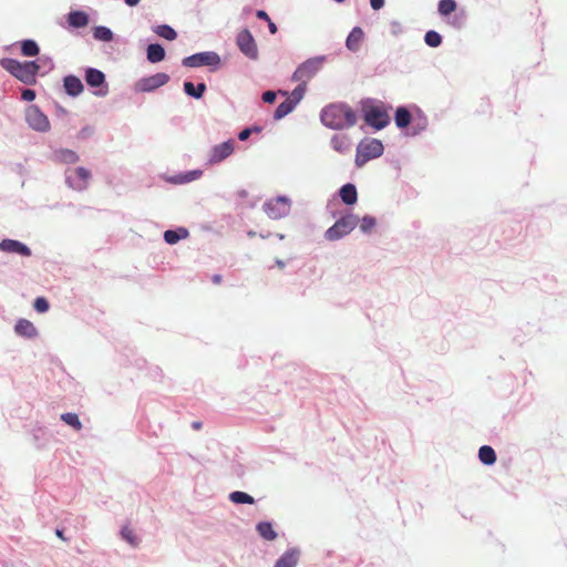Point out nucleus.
Segmentation results:
<instances>
[{
	"mask_svg": "<svg viewBox=\"0 0 567 567\" xmlns=\"http://www.w3.org/2000/svg\"><path fill=\"white\" fill-rule=\"evenodd\" d=\"M92 172L84 167L78 166L75 168H66L64 172L65 185L75 192H84L87 189L92 179Z\"/></svg>",
	"mask_w": 567,
	"mask_h": 567,
	"instance_id": "9b49d317",
	"label": "nucleus"
},
{
	"mask_svg": "<svg viewBox=\"0 0 567 567\" xmlns=\"http://www.w3.org/2000/svg\"><path fill=\"white\" fill-rule=\"evenodd\" d=\"M255 530L258 536L265 542H274L278 538V533L275 529V522L270 519L259 520Z\"/></svg>",
	"mask_w": 567,
	"mask_h": 567,
	"instance_id": "393cba45",
	"label": "nucleus"
},
{
	"mask_svg": "<svg viewBox=\"0 0 567 567\" xmlns=\"http://www.w3.org/2000/svg\"><path fill=\"white\" fill-rule=\"evenodd\" d=\"M307 92V82L298 83V85L286 95V97L295 105L297 106L302 99L305 97V94Z\"/></svg>",
	"mask_w": 567,
	"mask_h": 567,
	"instance_id": "a19ab883",
	"label": "nucleus"
},
{
	"mask_svg": "<svg viewBox=\"0 0 567 567\" xmlns=\"http://www.w3.org/2000/svg\"><path fill=\"white\" fill-rule=\"evenodd\" d=\"M212 281L218 285L223 281V276L220 274H214L212 276Z\"/></svg>",
	"mask_w": 567,
	"mask_h": 567,
	"instance_id": "338daca9",
	"label": "nucleus"
},
{
	"mask_svg": "<svg viewBox=\"0 0 567 567\" xmlns=\"http://www.w3.org/2000/svg\"><path fill=\"white\" fill-rule=\"evenodd\" d=\"M152 31L162 39L174 41L177 39V31L167 23L152 25Z\"/></svg>",
	"mask_w": 567,
	"mask_h": 567,
	"instance_id": "72a5a7b5",
	"label": "nucleus"
},
{
	"mask_svg": "<svg viewBox=\"0 0 567 567\" xmlns=\"http://www.w3.org/2000/svg\"><path fill=\"white\" fill-rule=\"evenodd\" d=\"M235 146L236 142L233 138L213 145L209 150L206 165H216L224 162L235 152Z\"/></svg>",
	"mask_w": 567,
	"mask_h": 567,
	"instance_id": "dca6fc26",
	"label": "nucleus"
},
{
	"mask_svg": "<svg viewBox=\"0 0 567 567\" xmlns=\"http://www.w3.org/2000/svg\"><path fill=\"white\" fill-rule=\"evenodd\" d=\"M0 66L24 85L32 86L38 83L24 61L6 56L0 59Z\"/></svg>",
	"mask_w": 567,
	"mask_h": 567,
	"instance_id": "1a4fd4ad",
	"label": "nucleus"
},
{
	"mask_svg": "<svg viewBox=\"0 0 567 567\" xmlns=\"http://www.w3.org/2000/svg\"><path fill=\"white\" fill-rule=\"evenodd\" d=\"M360 116L364 124L379 132L391 123L392 105L374 97H362L358 103Z\"/></svg>",
	"mask_w": 567,
	"mask_h": 567,
	"instance_id": "7ed1b4c3",
	"label": "nucleus"
},
{
	"mask_svg": "<svg viewBox=\"0 0 567 567\" xmlns=\"http://www.w3.org/2000/svg\"><path fill=\"white\" fill-rule=\"evenodd\" d=\"M237 197L240 198V199H244L248 196V192L244 188L237 190L236 193Z\"/></svg>",
	"mask_w": 567,
	"mask_h": 567,
	"instance_id": "774afa93",
	"label": "nucleus"
},
{
	"mask_svg": "<svg viewBox=\"0 0 567 567\" xmlns=\"http://www.w3.org/2000/svg\"><path fill=\"white\" fill-rule=\"evenodd\" d=\"M54 533H55L56 537H59L61 540H63V542H69L70 540V537L65 536V528L64 527L56 526L55 529H54Z\"/></svg>",
	"mask_w": 567,
	"mask_h": 567,
	"instance_id": "680f3d73",
	"label": "nucleus"
},
{
	"mask_svg": "<svg viewBox=\"0 0 567 567\" xmlns=\"http://www.w3.org/2000/svg\"><path fill=\"white\" fill-rule=\"evenodd\" d=\"M331 217L336 220L323 234V238L328 241L343 239L355 229L359 223V216L352 209L331 212Z\"/></svg>",
	"mask_w": 567,
	"mask_h": 567,
	"instance_id": "20e7f679",
	"label": "nucleus"
},
{
	"mask_svg": "<svg viewBox=\"0 0 567 567\" xmlns=\"http://www.w3.org/2000/svg\"><path fill=\"white\" fill-rule=\"evenodd\" d=\"M34 445L38 449H42L45 444V431L42 427H35L31 432Z\"/></svg>",
	"mask_w": 567,
	"mask_h": 567,
	"instance_id": "de8ad7c7",
	"label": "nucleus"
},
{
	"mask_svg": "<svg viewBox=\"0 0 567 567\" xmlns=\"http://www.w3.org/2000/svg\"><path fill=\"white\" fill-rule=\"evenodd\" d=\"M384 153L383 142L374 137H363L357 145L354 165L363 167L368 162L379 158Z\"/></svg>",
	"mask_w": 567,
	"mask_h": 567,
	"instance_id": "0eeeda50",
	"label": "nucleus"
},
{
	"mask_svg": "<svg viewBox=\"0 0 567 567\" xmlns=\"http://www.w3.org/2000/svg\"><path fill=\"white\" fill-rule=\"evenodd\" d=\"M24 62L27 63V66H29L30 73L33 74L35 80H38V76H44L42 74L38 58L33 60H24Z\"/></svg>",
	"mask_w": 567,
	"mask_h": 567,
	"instance_id": "8fccbe9b",
	"label": "nucleus"
},
{
	"mask_svg": "<svg viewBox=\"0 0 567 567\" xmlns=\"http://www.w3.org/2000/svg\"><path fill=\"white\" fill-rule=\"evenodd\" d=\"M62 87L63 92L72 99L80 96L85 89L82 80L72 73L62 78Z\"/></svg>",
	"mask_w": 567,
	"mask_h": 567,
	"instance_id": "412c9836",
	"label": "nucleus"
},
{
	"mask_svg": "<svg viewBox=\"0 0 567 567\" xmlns=\"http://www.w3.org/2000/svg\"><path fill=\"white\" fill-rule=\"evenodd\" d=\"M83 78L91 93L96 97H105L109 92V82L103 71L94 66L83 68Z\"/></svg>",
	"mask_w": 567,
	"mask_h": 567,
	"instance_id": "9d476101",
	"label": "nucleus"
},
{
	"mask_svg": "<svg viewBox=\"0 0 567 567\" xmlns=\"http://www.w3.org/2000/svg\"><path fill=\"white\" fill-rule=\"evenodd\" d=\"M523 228L520 220L513 216L505 215L495 228L494 236L501 246H504L505 248L512 247L515 246L516 243L520 241Z\"/></svg>",
	"mask_w": 567,
	"mask_h": 567,
	"instance_id": "423d86ee",
	"label": "nucleus"
},
{
	"mask_svg": "<svg viewBox=\"0 0 567 567\" xmlns=\"http://www.w3.org/2000/svg\"><path fill=\"white\" fill-rule=\"evenodd\" d=\"M288 94L285 90L274 91V90H267L262 92L261 100L266 104H274L278 97V95L286 96Z\"/></svg>",
	"mask_w": 567,
	"mask_h": 567,
	"instance_id": "49530a36",
	"label": "nucleus"
},
{
	"mask_svg": "<svg viewBox=\"0 0 567 567\" xmlns=\"http://www.w3.org/2000/svg\"><path fill=\"white\" fill-rule=\"evenodd\" d=\"M513 341L518 346H522L525 342V338L517 333L513 336Z\"/></svg>",
	"mask_w": 567,
	"mask_h": 567,
	"instance_id": "69168bd1",
	"label": "nucleus"
},
{
	"mask_svg": "<svg viewBox=\"0 0 567 567\" xmlns=\"http://www.w3.org/2000/svg\"><path fill=\"white\" fill-rule=\"evenodd\" d=\"M32 307L38 313H45L50 310V301L43 296H38L32 302Z\"/></svg>",
	"mask_w": 567,
	"mask_h": 567,
	"instance_id": "a18cd8bd",
	"label": "nucleus"
},
{
	"mask_svg": "<svg viewBox=\"0 0 567 567\" xmlns=\"http://www.w3.org/2000/svg\"><path fill=\"white\" fill-rule=\"evenodd\" d=\"M291 205L289 196L277 195L262 204V210L270 219L278 220L290 214Z\"/></svg>",
	"mask_w": 567,
	"mask_h": 567,
	"instance_id": "f8f14e48",
	"label": "nucleus"
},
{
	"mask_svg": "<svg viewBox=\"0 0 567 567\" xmlns=\"http://www.w3.org/2000/svg\"><path fill=\"white\" fill-rule=\"evenodd\" d=\"M333 196L340 198L342 204L347 207L352 208L357 205L359 199L357 185L352 182H348L341 185Z\"/></svg>",
	"mask_w": 567,
	"mask_h": 567,
	"instance_id": "aec40b11",
	"label": "nucleus"
},
{
	"mask_svg": "<svg viewBox=\"0 0 567 567\" xmlns=\"http://www.w3.org/2000/svg\"><path fill=\"white\" fill-rule=\"evenodd\" d=\"M436 12L440 19L455 31H461L467 25V11L460 7L456 0H439Z\"/></svg>",
	"mask_w": 567,
	"mask_h": 567,
	"instance_id": "39448f33",
	"label": "nucleus"
},
{
	"mask_svg": "<svg viewBox=\"0 0 567 567\" xmlns=\"http://www.w3.org/2000/svg\"><path fill=\"white\" fill-rule=\"evenodd\" d=\"M369 3L372 10L379 11L385 6V0H369Z\"/></svg>",
	"mask_w": 567,
	"mask_h": 567,
	"instance_id": "052dcab7",
	"label": "nucleus"
},
{
	"mask_svg": "<svg viewBox=\"0 0 567 567\" xmlns=\"http://www.w3.org/2000/svg\"><path fill=\"white\" fill-rule=\"evenodd\" d=\"M94 133V128L93 126L91 125H84L83 127H81V130L78 132L76 134V138L80 140V141H84L86 138H89L90 136H92Z\"/></svg>",
	"mask_w": 567,
	"mask_h": 567,
	"instance_id": "864d4df0",
	"label": "nucleus"
},
{
	"mask_svg": "<svg viewBox=\"0 0 567 567\" xmlns=\"http://www.w3.org/2000/svg\"><path fill=\"white\" fill-rule=\"evenodd\" d=\"M402 58L401 54H392L390 53L386 58V62L388 64L394 69L395 71H399V72H404V69L401 66L400 64V59Z\"/></svg>",
	"mask_w": 567,
	"mask_h": 567,
	"instance_id": "3c124183",
	"label": "nucleus"
},
{
	"mask_svg": "<svg viewBox=\"0 0 567 567\" xmlns=\"http://www.w3.org/2000/svg\"><path fill=\"white\" fill-rule=\"evenodd\" d=\"M20 54L25 58H35L40 54V45L34 39H23L18 42Z\"/></svg>",
	"mask_w": 567,
	"mask_h": 567,
	"instance_id": "2f4dec72",
	"label": "nucleus"
},
{
	"mask_svg": "<svg viewBox=\"0 0 567 567\" xmlns=\"http://www.w3.org/2000/svg\"><path fill=\"white\" fill-rule=\"evenodd\" d=\"M171 80L169 74L157 72L138 79L134 84V91L137 93H152L167 84Z\"/></svg>",
	"mask_w": 567,
	"mask_h": 567,
	"instance_id": "2eb2a0df",
	"label": "nucleus"
},
{
	"mask_svg": "<svg viewBox=\"0 0 567 567\" xmlns=\"http://www.w3.org/2000/svg\"><path fill=\"white\" fill-rule=\"evenodd\" d=\"M352 140L348 134H333L330 138L331 148L342 155L350 153L352 147Z\"/></svg>",
	"mask_w": 567,
	"mask_h": 567,
	"instance_id": "a878e982",
	"label": "nucleus"
},
{
	"mask_svg": "<svg viewBox=\"0 0 567 567\" xmlns=\"http://www.w3.org/2000/svg\"><path fill=\"white\" fill-rule=\"evenodd\" d=\"M377 225L378 220L372 215L365 214L362 217H359L358 226L363 235H371Z\"/></svg>",
	"mask_w": 567,
	"mask_h": 567,
	"instance_id": "58836bf2",
	"label": "nucleus"
},
{
	"mask_svg": "<svg viewBox=\"0 0 567 567\" xmlns=\"http://www.w3.org/2000/svg\"><path fill=\"white\" fill-rule=\"evenodd\" d=\"M358 118V112L343 101L329 103L319 113L320 123L332 131L352 127L357 124Z\"/></svg>",
	"mask_w": 567,
	"mask_h": 567,
	"instance_id": "f03ea898",
	"label": "nucleus"
},
{
	"mask_svg": "<svg viewBox=\"0 0 567 567\" xmlns=\"http://www.w3.org/2000/svg\"><path fill=\"white\" fill-rule=\"evenodd\" d=\"M148 374L154 380H161L163 378V371L158 365L151 367Z\"/></svg>",
	"mask_w": 567,
	"mask_h": 567,
	"instance_id": "4d7b16f0",
	"label": "nucleus"
},
{
	"mask_svg": "<svg viewBox=\"0 0 567 567\" xmlns=\"http://www.w3.org/2000/svg\"><path fill=\"white\" fill-rule=\"evenodd\" d=\"M134 365H135L138 370H142V369L146 368V365H147V361H146L144 358H137V359H135V361H134Z\"/></svg>",
	"mask_w": 567,
	"mask_h": 567,
	"instance_id": "e2e57ef3",
	"label": "nucleus"
},
{
	"mask_svg": "<svg viewBox=\"0 0 567 567\" xmlns=\"http://www.w3.org/2000/svg\"><path fill=\"white\" fill-rule=\"evenodd\" d=\"M478 460L483 465L492 466L497 461V454L491 445H482L478 449Z\"/></svg>",
	"mask_w": 567,
	"mask_h": 567,
	"instance_id": "c9c22d12",
	"label": "nucleus"
},
{
	"mask_svg": "<svg viewBox=\"0 0 567 567\" xmlns=\"http://www.w3.org/2000/svg\"><path fill=\"white\" fill-rule=\"evenodd\" d=\"M145 55L147 62L156 64L165 60L166 49L161 42L155 41L146 45Z\"/></svg>",
	"mask_w": 567,
	"mask_h": 567,
	"instance_id": "bb28decb",
	"label": "nucleus"
},
{
	"mask_svg": "<svg viewBox=\"0 0 567 567\" xmlns=\"http://www.w3.org/2000/svg\"><path fill=\"white\" fill-rule=\"evenodd\" d=\"M424 43L431 48L436 49L443 44V35L436 30H427L423 37Z\"/></svg>",
	"mask_w": 567,
	"mask_h": 567,
	"instance_id": "ea45409f",
	"label": "nucleus"
},
{
	"mask_svg": "<svg viewBox=\"0 0 567 567\" xmlns=\"http://www.w3.org/2000/svg\"><path fill=\"white\" fill-rule=\"evenodd\" d=\"M182 66L198 69L206 66L210 73L219 71L223 66L220 55L215 51H200L184 56L181 62Z\"/></svg>",
	"mask_w": 567,
	"mask_h": 567,
	"instance_id": "6e6552de",
	"label": "nucleus"
},
{
	"mask_svg": "<svg viewBox=\"0 0 567 567\" xmlns=\"http://www.w3.org/2000/svg\"><path fill=\"white\" fill-rule=\"evenodd\" d=\"M297 106H295L287 97L279 103L272 113L274 121H280L287 115L292 113Z\"/></svg>",
	"mask_w": 567,
	"mask_h": 567,
	"instance_id": "e433bc0d",
	"label": "nucleus"
},
{
	"mask_svg": "<svg viewBox=\"0 0 567 567\" xmlns=\"http://www.w3.org/2000/svg\"><path fill=\"white\" fill-rule=\"evenodd\" d=\"M364 37H365V34L361 27H359V25L353 27L346 38V43H344L346 48L350 52H353V53L358 52L361 47V43L364 40Z\"/></svg>",
	"mask_w": 567,
	"mask_h": 567,
	"instance_id": "cd10ccee",
	"label": "nucleus"
},
{
	"mask_svg": "<svg viewBox=\"0 0 567 567\" xmlns=\"http://www.w3.org/2000/svg\"><path fill=\"white\" fill-rule=\"evenodd\" d=\"M328 61V55L320 54L316 56L308 58L298 66L301 69L302 73L306 76V80H311L316 76L320 70L323 68L324 63Z\"/></svg>",
	"mask_w": 567,
	"mask_h": 567,
	"instance_id": "a211bd4d",
	"label": "nucleus"
},
{
	"mask_svg": "<svg viewBox=\"0 0 567 567\" xmlns=\"http://www.w3.org/2000/svg\"><path fill=\"white\" fill-rule=\"evenodd\" d=\"M264 130V126H261L260 124H252V125H249V126H245L244 128H241L238 134H237V138L240 141V142H245L247 141L252 134H259L261 133Z\"/></svg>",
	"mask_w": 567,
	"mask_h": 567,
	"instance_id": "37998d69",
	"label": "nucleus"
},
{
	"mask_svg": "<svg viewBox=\"0 0 567 567\" xmlns=\"http://www.w3.org/2000/svg\"><path fill=\"white\" fill-rule=\"evenodd\" d=\"M52 159L60 164H75L80 161V155L70 148H58L52 154Z\"/></svg>",
	"mask_w": 567,
	"mask_h": 567,
	"instance_id": "7c9ffc66",
	"label": "nucleus"
},
{
	"mask_svg": "<svg viewBox=\"0 0 567 567\" xmlns=\"http://www.w3.org/2000/svg\"><path fill=\"white\" fill-rule=\"evenodd\" d=\"M42 74L45 76L55 69L53 58L48 54H39L38 56Z\"/></svg>",
	"mask_w": 567,
	"mask_h": 567,
	"instance_id": "c03bdc74",
	"label": "nucleus"
},
{
	"mask_svg": "<svg viewBox=\"0 0 567 567\" xmlns=\"http://www.w3.org/2000/svg\"><path fill=\"white\" fill-rule=\"evenodd\" d=\"M0 251L19 255L21 257H30L31 248L21 240L4 238L0 240Z\"/></svg>",
	"mask_w": 567,
	"mask_h": 567,
	"instance_id": "6ab92c4d",
	"label": "nucleus"
},
{
	"mask_svg": "<svg viewBox=\"0 0 567 567\" xmlns=\"http://www.w3.org/2000/svg\"><path fill=\"white\" fill-rule=\"evenodd\" d=\"M189 237V230L184 226L168 228L163 233V239L167 245H176L183 239Z\"/></svg>",
	"mask_w": 567,
	"mask_h": 567,
	"instance_id": "c85d7f7f",
	"label": "nucleus"
},
{
	"mask_svg": "<svg viewBox=\"0 0 567 567\" xmlns=\"http://www.w3.org/2000/svg\"><path fill=\"white\" fill-rule=\"evenodd\" d=\"M183 91L190 99L202 100L207 91V85L204 81L194 84L192 81L185 80L183 82Z\"/></svg>",
	"mask_w": 567,
	"mask_h": 567,
	"instance_id": "c756f323",
	"label": "nucleus"
},
{
	"mask_svg": "<svg viewBox=\"0 0 567 567\" xmlns=\"http://www.w3.org/2000/svg\"><path fill=\"white\" fill-rule=\"evenodd\" d=\"M389 27L390 34L394 38H399L406 31V28L399 20H391Z\"/></svg>",
	"mask_w": 567,
	"mask_h": 567,
	"instance_id": "09e8293b",
	"label": "nucleus"
},
{
	"mask_svg": "<svg viewBox=\"0 0 567 567\" xmlns=\"http://www.w3.org/2000/svg\"><path fill=\"white\" fill-rule=\"evenodd\" d=\"M37 97V92L33 89L24 87L21 90L20 99L24 102H33Z\"/></svg>",
	"mask_w": 567,
	"mask_h": 567,
	"instance_id": "603ef678",
	"label": "nucleus"
},
{
	"mask_svg": "<svg viewBox=\"0 0 567 567\" xmlns=\"http://www.w3.org/2000/svg\"><path fill=\"white\" fill-rule=\"evenodd\" d=\"M393 121L405 137H416L429 127L427 115L414 103L398 105L394 110Z\"/></svg>",
	"mask_w": 567,
	"mask_h": 567,
	"instance_id": "f257e3e1",
	"label": "nucleus"
},
{
	"mask_svg": "<svg viewBox=\"0 0 567 567\" xmlns=\"http://www.w3.org/2000/svg\"><path fill=\"white\" fill-rule=\"evenodd\" d=\"M64 18L70 30L83 29L90 23L89 13L82 9L70 10Z\"/></svg>",
	"mask_w": 567,
	"mask_h": 567,
	"instance_id": "4be33fe9",
	"label": "nucleus"
},
{
	"mask_svg": "<svg viewBox=\"0 0 567 567\" xmlns=\"http://www.w3.org/2000/svg\"><path fill=\"white\" fill-rule=\"evenodd\" d=\"M290 79L292 82H299V83L308 81V80H306V76L299 66H297L296 70L292 72Z\"/></svg>",
	"mask_w": 567,
	"mask_h": 567,
	"instance_id": "5fc2aeb1",
	"label": "nucleus"
},
{
	"mask_svg": "<svg viewBox=\"0 0 567 567\" xmlns=\"http://www.w3.org/2000/svg\"><path fill=\"white\" fill-rule=\"evenodd\" d=\"M301 557V549L297 546L286 549L275 561L274 567H297Z\"/></svg>",
	"mask_w": 567,
	"mask_h": 567,
	"instance_id": "5701e85b",
	"label": "nucleus"
},
{
	"mask_svg": "<svg viewBox=\"0 0 567 567\" xmlns=\"http://www.w3.org/2000/svg\"><path fill=\"white\" fill-rule=\"evenodd\" d=\"M61 421L64 422L66 425L72 427L73 430H81L82 429V422L80 420V416L74 412H65L62 413L60 416Z\"/></svg>",
	"mask_w": 567,
	"mask_h": 567,
	"instance_id": "79ce46f5",
	"label": "nucleus"
},
{
	"mask_svg": "<svg viewBox=\"0 0 567 567\" xmlns=\"http://www.w3.org/2000/svg\"><path fill=\"white\" fill-rule=\"evenodd\" d=\"M118 535L121 539L127 543L132 548H137L142 542L141 537L135 534L128 524L121 527Z\"/></svg>",
	"mask_w": 567,
	"mask_h": 567,
	"instance_id": "f704fd0d",
	"label": "nucleus"
},
{
	"mask_svg": "<svg viewBox=\"0 0 567 567\" xmlns=\"http://www.w3.org/2000/svg\"><path fill=\"white\" fill-rule=\"evenodd\" d=\"M54 109H55V116H58V117H62L68 114V110L56 101L54 102Z\"/></svg>",
	"mask_w": 567,
	"mask_h": 567,
	"instance_id": "bf43d9fd",
	"label": "nucleus"
},
{
	"mask_svg": "<svg viewBox=\"0 0 567 567\" xmlns=\"http://www.w3.org/2000/svg\"><path fill=\"white\" fill-rule=\"evenodd\" d=\"M14 333L23 339L32 340L39 336V331L32 321L19 318L13 326Z\"/></svg>",
	"mask_w": 567,
	"mask_h": 567,
	"instance_id": "b1692460",
	"label": "nucleus"
},
{
	"mask_svg": "<svg viewBox=\"0 0 567 567\" xmlns=\"http://www.w3.org/2000/svg\"><path fill=\"white\" fill-rule=\"evenodd\" d=\"M267 27H268V31H269L270 34H276L278 32V27L272 21V19L269 22H267Z\"/></svg>",
	"mask_w": 567,
	"mask_h": 567,
	"instance_id": "0e129e2a",
	"label": "nucleus"
},
{
	"mask_svg": "<svg viewBox=\"0 0 567 567\" xmlns=\"http://www.w3.org/2000/svg\"><path fill=\"white\" fill-rule=\"evenodd\" d=\"M245 466L240 463H234L231 465V473L235 474L237 477L241 478L245 475Z\"/></svg>",
	"mask_w": 567,
	"mask_h": 567,
	"instance_id": "6e6d98bb",
	"label": "nucleus"
},
{
	"mask_svg": "<svg viewBox=\"0 0 567 567\" xmlns=\"http://www.w3.org/2000/svg\"><path fill=\"white\" fill-rule=\"evenodd\" d=\"M24 117L29 127L35 132L45 133L51 128L49 117L37 104H30L25 109Z\"/></svg>",
	"mask_w": 567,
	"mask_h": 567,
	"instance_id": "4468645a",
	"label": "nucleus"
},
{
	"mask_svg": "<svg viewBox=\"0 0 567 567\" xmlns=\"http://www.w3.org/2000/svg\"><path fill=\"white\" fill-rule=\"evenodd\" d=\"M228 499L236 505H254L256 503V499L250 494L243 491L230 492Z\"/></svg>",
	"mask_w": 567,
	"mask_h": 567,
	"instance_id": "4c0bfd02",
	"label": "nucleus"
},
{
	"mask_svg": "<svg viewBox=\"0 0 567 567\" xmlns=\"http://www.w3.org/2000/svg\"><path fill=\"white\" fill-rule=\"evenodd\" d=\"M256 18L260 21H264V22H269L271 20L270 16L268 14V12L264 9H257L256 12Z\"/></svg>",
	"mask_w": 567,
	"mask_h": 567,
	"instance_id": "13d9d810",
	"label": "nucleus"
},
{
	"mask_svg": "<svg viewBox=\"0 0 567 567\" xmlns=\"http://www.w3.org/2000/svg\"><path fill=\"white\" fill-rule=\"evenodd\" d=\"M204 174L202 168L182 171L173 175L162 174L161 178L172 185H185L199 179Z\"/></svg>",
	"mask_w": 567,
	"mask_h": 567,
	"instance_id": "f3484780",
	"label": "nucleus"
},
{
	"mask_svg": "<svg viewBox=\"0 0 567 567\" xmlns=\"http://www.w3.org/2000/svg\"><path fill=\"white\" fill-rule=\"evenodd\" d=\"M239 52L249 60L256 61L259 58L257 42L248 28H243L235 39Z\"/></svg>",
	"mask_w": 567,
	"mask_h": 567,
	"instance_id": "ddd939ff",
	"label": "nucleus"
},
{
	"mask_svg": "<svg viewBox=\"0 0 567 567\" xmlns=\"http://www.w3.org/2000/svg\"><path fill=\"white\" fill-rule=\"evenodd\" d=\"M93 39L100 42L110 43L114 41L115 33L106 25H94L92 29Z\"/></svg>",
	"mask_w": 567,
	"mask_h": 567,
	"instance_id": "473e14b6",
	"label": "nucleus"
}]
</instances>
